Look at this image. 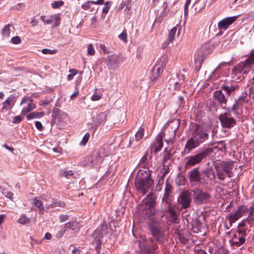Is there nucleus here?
Masks as SVG:
<instances>
[{"label": "nucleus", "instance_id": "nucleus-1", "mask_svg": "<svg viewBox=\"0 0 254 254\" xmlns=\"http://www.w3.org/2000/svg\"><path fill=\"white\" fill-rule=\"evenodd\" d=\"M209 136V134L200 125H196L191 132V137L186 143L184 152L185 153H190L207 140Z\"/></svg>", "mask_w": 254, "mask_h": 254}, {"label": "nucleus", "instance_id": "nucleus-2", "mask_svg": "<svg viewBox=\"0 0 254 254\" xmlns=\"http://www.w3.org/2000/svg\"><path fill=\"white\" fill-rule=\"evenodd\" d=\"M134 184L137 191L143 195H145L154 184V181L151 178V171L148 169L139 170Z\"/></svg>", "mask_w": 254, "mask_h": 254}, {"label": "nucleus", "instance_id": "nucleus-3", "mask_svg": "<svg viewBox=\"0 0 254 254\" xmlns=\"http://www.w3.org/2000/svg\"><path fill=\"white\" fill-rule=\"evenodd\" d=\"M254 68V51L251 52L250 56L244 61L240 62L232 70V77L239 74H246Z\"/></svg>", "mask_w": 254, "mask_h": 254}, {"label": "nucleus", "instance_id": "nucleus-4", "mask_svg": "<svg viewBox=\"0 0 254 254\" xmlns=\"http://www.w3.org/2000/svg\"><path fill=\"white\" fill-rule=\"evenodd\" d=\"M148 229L153 238L158 243L163 244L165 239V230L161 223L157 221H149Z\"/></svg>", "mask_w": 254, "mask_h": 254}, {"label": "nucleus", "instance_id": "nucleus-5", "mask_svg": "<svg viewBox=\"0 0 254 254\" xmlns=\"http://www.w3.org/2000/svg\"><path fill=\"white\" fill-rule=\"evenodd\" d=\"M212 152L213 149L211 148H202L196 154L190 156L188 158V160L186 163V168H188L200 163L203 159L208 156Z\"/></svg>", "mask_w": 254, "mask_h": 254}, {"label": "nucleus", "instance_id": "nucleus-6", "mask_svg": "<svg viewBox=\"0 0 254 254\" xmlns=\"http://www.w3.org/2000/svg\"><path fill=\"white\" fill-rule=\"evenodd\" d=\"M141 254H155L158 249V245L152 238H149L143 241H137Z\"/></svg>", "mask_w": 254, "mask_h": 254}, {"label": "nucleus", "instance_id": "nucleus-7", "mask_svg": "<svg viewBox=\"0 0 254 254\" xmlns=\"http://www.w3.org/2000/svg\"><path fill=\"white\" fill-rule=\"evenodd\" d=\"M193 192V200L195 204L201 205L208 202L210 198L211 195L207 191L202 189L196 188L192 190Z\"/></svg>", "mask_w": 254, "mask_h": 254}, {"label": "nucleus", "instance_id": "nucleus-8", "mask_svg": "<svg viewBox=\"0 0 254 254\" xmlns=\"http://www.w3.org/2000/svg\"><path fill=\"white\" fill-rule=\"evenodd\" d=\"M247 233L244 230H239L238 232H236L232 239L230 240V245L234 248H239L246 242V237Z\"/></svg>", "mask_w": 254, "mask_h": 254}, {"label": "nucleus", "instance_id": "nucleus-9", "mask_svg": "<svg viewBox=\"0 0 254 254\" xmlns=\"http://www.w3.org/2000/svg\"><path fill=\"white\" fill-rule=\"evenodd\" d=\"M141 203L147 214L154 212L156 198L153 193L148 194Z\"/></svg>", "mask_w": 254, "mask_h": 254}, {"label": "nucleus", "instance_id": "nucleus-10", "mask_svg": "<svg viewBox=\"0 0 254 254\" xmlns=\"http://www.w3.org/2000/svg\"><path fill=\"white\" fill-rule=\"evenodd\" d=\"M218 119L222 127L225 128H231L236 124V120L228 113L220 114Z\"/></svg>", "mask_w": 254, "mask_h": 254}, {"label": "nucleus", "instance_id": "nucleus-11", "mask_svg": "<svg viewBox=\"0 0 254 254\" xmlns=\"http://www.w3.org/2000/svg\"><path fill=\"white\" fill-rule=\"evenodd\" d=\"M249 211V209L246 205H239L238 207L237 210L235 212L231 213L228 217L230 226L232 224L242 217L244 214Z\"/></svg>", "mask_w": 254, "mask_h": 254}, {"label": "nucleus", "instance_id": "nucleus-12", "mask_svg": "<svg viewBox=\"0 0 254 254\" xmlns=\"http://www.w3.org/2000/svg\"><path fill=\"white\" fill-rule=\"evenodd\" d=\"M20 105L23 106L21 111V114L23 116H25L35 108V105L33 103V99L29 96H24L22 98Z\"/></svg>", "mask_w": 254, "mask_h": 254}, {"label": "nucleus", "instance_id": "nucleus-13", "mask_svg": "<svg viewBox=\"0 0 254 254\" xmlns=\"http://www.w3.org/2000/svg\"><path fill=\"white\" fill-rule=\"evenodd\" d=\"M191 201V192L188 190L182 191L180 194L178 199V202L185 209L190 207Z\"/></svg>", "mask_w": 254, "mask_h": 254}, {"label": "nucleus", "instance_id": "nucleus-14", "mask_svg": "<svg viewBox=\"0 0 254 254\" xmlns=\"http://www.w3.org/2000/svg\"><path fill=\"white\" fill-rule=\"evenodd\" d=\"M232 163L230 162L221 161L217 163L215 167L216 170H219L225 172L229 178H231L233 176V173L232 172Z\"/></svg>", "mask_w": 254, "mask_h": 254}, {"label": "nucleus", "instance_id": "nucleus-15", "mask_svg": "<svg viewBox=\"0 0 254 254\" xmlns=\"http://www.w3.org/2000/svg\"><path fill=\"white\" fill-rule=\"evenodd\" d=\"M213 97L215 102H217L223 109H226L228 97L224 94L221 89L215 91L213 93Z\"/></svg>", "mask_w": 254, "mask_h": 254}, {"label": "nucleus", "instance_id": "nucleus-16", "mask_svg": "<svg viewBox=\"0 0 254 254\" xmlns=\"http://www.w3.org/2000/svg\"><path fill=\"white\" fill-rule=\"evenodd\" d=\"M188 178L191 183H201L203 180L201 177L198 167L195 168L188 173Z\"/></svg>", "mask_w": 254, "mask_h": 254}, {"label": "nucleus", "instance_id": "nucleus-17", "mask_svg": "<svg viewBox=\"0 0 254 254\" xmlns=\"http://www.w3.org/2000/svg\"><path fill=\"white\" fill-rule=\"evenodd\" d=\"M238 18V16H234L225 18L220 21L218 23L219 30H226L228 27L232 24Z\"/></svg>", "mask_w": 254, "mask_h": 254}, {"label": "nucleus", "instance_id": "nucleus-18", "mask_svg": "<svg viewBox=\"0 0 254 254\" xmlns=\"http://www.w3.org/2000/svg\"><path fill=\"white\" fill-rule=\"evenodd\" d=\"M109 155V151L108 148L102 147L99 148L95 155V164L101 163L103 159Z\"/></svg>", "mask_w": 254, "mask_h": 254}, {"label": "nucleus", "instance_id": "nucleus-19", "mask_svg": "<svg viewBox=\"0 0 254 254\" xmlns=\"http://www.w3.org/2000/svg\"><path fill=\"white\" fill-rule=\"evenodd\" d=\"M119 57L118 56L110 55L104 60L108 68L114 69L118 66Z\"/></svg>", "mask_w": 254, "mask_h": 254}, {"label": "nucleus", "instance_id": "nucleus-20", "mask_svg": "<svg viewBox=\"0 0 254 254\" xmlns=\"http://www.w3.org/2000/svg\"><path fill=\"white\" fill-rule=\"evenodd\" d=\"M173 190L171 184L169 183L168 179L167 180L165 184V189L164 196L162 198V201H165L166 203H168L169 201L172 200V196L171 195Z\"/></svg>", "mask_w": 254, "mask_h": 254}, {"label": "nucleus", "instance_id": "nucleus-21", "mask_svg": "<svg viewBox=\"0 0 254 254\" xmlns=\"http://www.w3.org/2000/svg\"><path fill=\"white\" fill-rule=\"evenodd\" d=\"M247 93L243 92L238 99L235 100V102L230 110L234 111L238 109L244 103H247Z\"/></svg>", "mask_w": 254, "mask_h": 254}, {"label": "nucleus", "instance_id": "nucleus-22", "mask_svg": "<svg viewBox=\"0 0 254 254\" xmlns=\"http://www.w3.org/2000/svg\"><path fill=\"white\" fill-rule=\"evenodd\" d=\"M165 210L160 211H156L154 209V212L153 213H149V221H157L159 223H161V220L163 217L165 216Z\"/></svg>", "mask_w": 254, "mask_h": 254}, {"label": "nucleus", "instance_id": "nucleus-23", "mask_svg": "<svg viewBox=\"0 0 254 254\" xmlns=\"http://www.w3.org/2000/svg\"><path fill=\"white\" fill-rule=\"evenodd\" d=\"M166 213V217L169 216L171 219V222L178 223V216L176 212L170 203H168V206L167 209L165 210Z\"/></svg>", "mask_w": 254, "mask_h": 254}, {"label": "nucleus", "instance_id": "nucleus-24", "mask_svg": "<svg viewBox=\"0 0 254 254\" xmlns=\"http://www.w3.org/2000/svg\"><path fill=\"white\" fill-rule=\"evenodd\" d=\"M16 102V97L13 95H10L3 103L2 109L7 111L11 109Z\"/></svg>", "mask_w": 254, "mask_h": 254}, {"label": "nucleus", "instance_id": "nucleus-25", "mask_svg": "<svg viewBox=\"0 0 254 254\" xmlns=\"http://www.w3.org/2000/svg\"><path fill=\"white\" fill-rule=\"evenodd\" d=\"M163 145L162 138L161 137H158L155 141L154 142L153 144L151 146V152H154V153L158 152L162 148Z\"/></svg>", "mask_w": 254, "mask_h": 254}, {"label": "nucleus", "instance_id": "nucleus-26", "mask_svg": "<svg viewBox=\"0 0 254 254\" xmlns=\"http://www.w3.org/2000/svg\"><path fill=\"white\" fill-rule=\"evenodd\" d=\"M32 203V209L36 211L38 209L40 211L45 210V208L41 201V197H35L33 200Z\"/></svg>", "mask_w": 254, "mask_h": 254}, {"label": "nucleus", "instance_id": "nucleus-27", "mask_svg": "<svg viewBox=\"0 0 254 254\" xmlns=\"http://www.w3.org/2000/svg\"><path fill=\"white\" fill-rule=\"evenodd\" d=\"M92 237H93V240L92 241V244L95 247L96 254H100L101 248V239L102 238L93 234H92Z\"/></svg>", "mask_w": 254, "mask_h": 254}, {"label": "nucleus", "instance_id": "nucleus-28", "mask_svg": "<svg viewBox=\"0 0 254 254\" xmlns=\"http://www.w3.org/2000/svg\"><path fill=\"white\" fill-rule=\"evenodd\" d=\"M204 177H206L209 181L214 182L216 179L215 174L211 168H207L202 171Z\"/></svg>", "mask_w": 254, "mask_h": 254}, {"label": "nucleus", "instance_id": "nucleus-29", "mask_svg": "<svg viewBox=\"0 0 254 254\" xmlns=\"http://www.w3.org/2000/svg\"><path fill=\"white\" fill-rule=\"evenodd\" d=\"M107 233V226L106 224H102L99 226L94 232L93 234L103 238Z\"/></svg>", "mask_w": 254, "mask_h": 254}, {"label": "nucleus", "instance_id": "nucleus-30", "mask_svg": "<svg viewBox=\"0 0 254 254\" xmlns=\"http://www.w3.org/2000/svg\"><path fill=\"white\" fill-rule=\"evenodd\" d=\"M65 205V203L64 201L58 200L57 198H52L51 204H47L46 208L48 209L53 208L56 207H64Z\"/></svg>", "mask_w": 254, "mask_h": 254}, {"label": "nucleus", "instance_id": "nucleus-31", "mask_svg": "<svg viewBox=\"0 0 254 254\" xmlns=\"http://www.w3.org/2000/svg\"><path fill=\"white\" fill-rule=\"evenodd\" d=\"M238 88V85L236 84L234 85H222L221 86V89L224 90L226 92L227 96H230L231 94L234 93Z\"/></svg>", "mask_w": 254, "mask_h": 254}, {"label": "nucleus", "instance_id": "nucleus-32", "mask_svg": "<svg viewBox=\"0 0 254 254\" xmlns=\"http://www.w3.org/2000/svg\"><path fill=\"white\" fill-rule=\"evenodd\" d=\"M64 225L67 229H70L75 232H78L80 228V223L76 221L68 222Z\"/></svg>", "mask_w": 254, "mask_h": 254}, {"label": "nucleus", "instance_id": "nucleus-33", "mask_svg": "<svg viewBox=\"0 0 254 254\" xmlns=\"http://www.w3.org/2000/svg\"><path fill=\"white\" fill-rule=\"evenodd\" d=\"M107 116V112H104L99 113L96 119L95 120V124L97 125H99L101 124L102 122L105 121L106 120Z\"/></svg>", "mask_w": 254, "mask_h": 254}, {"label": "nucleus", "instance_id": "nucleus-34", "mask_svg": "<svg viewBox=\"0 0 254 254\" xmlns=\"http://www.w3.org/2000/svg\"><path fill=\"white\" fill-rule=\"evenodd\" d=\"M74 173L72 170H67L66 169H63L60 171L59 176L60 177L68 178L69 176H73Z\"/></svg>", "mask_w": 254, "mask_h": 254}, {"label": "nucleus", "instance_id": "nucleus-35", "mask_svg": "<svg viewBox=\"0 0 254 254\" xmlns=\"http://www.w3.org/2000/svg\"><path fill=\"white\" fill-rule=\"evenodd\" d=\"M45 115V113L44 112H34L31 113L27 116V119L28 120H31L35 118H39L43 117Z\"/></svg>", "mask_w": 254, "mask_h": 254}, {"label": "nucleus", "instance_id": "nucleus-36", "mask_svg": "<svg viewBox=\"0 0 254 254\" xmlns=\"http://www.w3.org/2000/svg\"><path fill=\"white\" fill-rule=\"evenodd\" d=\"M148 165V162L147 156L146 155H144L140 159L138 165L142 168H145Z\"/></svg>", "mask_w": 254, "mask_h": 254}, {"label": "nucleus", "instance_id": "nucleus-37", "mask_svg": "<svg viewBox=\"0 0 254 254\" xmlns=\"http://www.w3.org/2000/svg\"><path fill=\"white\" fill-rule=\"evenodd\" d=\"M144 127L142 126H141L138 131L136 133L135 135V139L136 141H139L142 138L144 135Z\"/></svg>", "mask_w": 254, "mask_h": 254}, {"label": "nucleus", "instance_id": "nucleus-38", "mask_svg": "<svg viewBox=\"0 0 254 254\" xmlns=\"http://www.w3.org/2000/svg\"><path fill=\"white\" fill-rule=\"evenodd\" d=\"M13 27L10 24H8L4 26L2 30V35L3 37H8L10 36V27Z\"/></svg>", "mask_w": 254, "mask_h": 254}, {"label": "nucleus", "instance_id": "nucleus-39", "mask_svg": "<svg viewBox=\"0 0 254 254\" xmlns=\"http://www.w3.org/2000/svg\"><path fill=\"white\" fill-rule=\"evenodd\" d=\"M17 223L25 225L30 222V219L25 214H22L20 216V218L17 221Z\"/></svg>", "mask_w": 254, "mask_h": 254}, {"label": "nucleus", "instance_id": "nucleus-40", "mask_svg": "<svg viewBox=\"0 0 254 254\" xmlns=\"http://www.w3.org/2000/svg\"><path fill=\"white\" fill-rule=\"evenodd\" d=\"M176 31H177V27H174L169 31L168 39L170 42H172L174 40V37H175V34L176 33Z\"/></svg>", "mask_w": 254, "mask_h": 254}, {"label": "nucleus", "instance_id": "nucleus-41", "mask_svg": "<svg viewBox=\"0 0 254 254\" xmlns=\"http://www.w3.org/2000/svg\"><path fill=\"white\" fill-rule=\"evenodd\" d=\"M201 0H196L193 5H196V7L195 8V10H197V11H199L201 9H202L206 5L205 2H203L202 4H199Z\"/></svg>", "mask_w": 254, "mask_h": 254}, {"label": "nucleus", "instance_id": "nucleus-42", "mask_svg": "<svg viewBox=\"0 0 254 254\" xmlns=\"http://www.w3.org/2000/svg\"><path fill=\"white\" fill-rule=\"evenodd\" d=\"M42 20L47 24H50L53 22V15L46 16L42 15L41 16Z\"/></svg>", "mask_w": 254, "mask_h": 254}, {"label": "nucleus", "instance_id": "nucleus-43", "mask_svg": "<svg viewBox=\"0 0 254 254\" xmlns=\"http://www.w3.org/2000/svg\"><path fill=\"white\" fill-rule=\"evenodd\" d=\"M216 170L218 179L220 180L224 181L226 178V176L227 175L225 173L219 170Z\"/></svg>", "mask_w": 254, "mask_h": 254}, {"label": "nucleus", "instance_id": "nucleus-44", "mask_svg": "<svg viewBox=\"0 0 254 254\" xmlns=\"http://www.w3.org/2000/svg\"><path fill=\"white\" fill-rule=\"evenodd\" d=\"M64 4V1L62 0L55 1L51 3V6L53 8L56 9L62 6Z\"/></svg>", "mask_w": 254, "mask_h": 254}, {"label": "nucleus", "instance_id": "nucleus-45", "mask_svg": "<svg viewBox=\"0 0 254 254\" xmlns=\"http://www.w3.org/2000/svg\"><path fill=\"white\" fill-rule=\"evenodd\" d=\"M67 229L65 227V226L64 225L63 227L61 228V229L58 231V232L56 234V237L57 238H61L63 237Z\"/></svg>", "mask_w": 254, "mask_h": 254}, {"label": "nucleus", "instance_id": "nucleus-46", "mask_svg": "<svg viewBox=\"0 0 254 254\" xmlns=\"http://www.w3.org/2000/svg\"><path fill=\"white\" fill-rule=\"evenodd\" d=\"M239 230H243V231L244 230L245 233H247L248 229L246 227V224L244 222H242L238 224V227L236 229V232H238Z\"/></svg>", "mask_w": 254, "mask_h": 254}, {"label": "nucleus", "instance_id": "nucleus-47", "mask_svg": "<svg viewBox=\"0 0 254 254\" xmlns=\"http://www.w3.org/2000/svg\"><path fill=\"white\" fill-rule=\"evenodd\" d=\"M153 70H156V71L160 75L163 72V65L161 64H157L154 66L152 68Z\"/></svg>", "mask_w": 254, "mask_h": 254}, {"label": "nucleus", "instance_id": "nucleus-48", "mask_svg": "<svg viewBox=\"0 0 254 254\" xmlns=\"http://www.w3.org/2000/svg\"><path fill=\"white\" fill-rule=\"evenodd\" d=\"M60 17L58 14H56L53 15V21H55L54 25V27H57L59 26L60 23Z\"/></svg>", "mask_w": 254, "mask_h": 254}, {"label": "nucleus", "instance_id": "nucleus-49", "mask_svg": "<svg viewBox=\"0 0 254 254\" xmlns=\"http://www.w3.org/2000/svg\"><path fill=\"white\" fill-rule=\"evenodd\" d=\"M220 151H224L225 149V143L224 141H221L217 143V145L215 147Z\"/></svg>", "mask_w": 254, "mask_h": 254}, {"label": "nucleus", "instance_id": "nucleus-50", "mask_svg": "<svg viewBox=\"0 0 254 254\" xmlns=\"http://www.w3.org/2000/svg\"><path fill=\"white\" fill-rule=\"evenodd\" d=\"M90 135L89 133H86L84 136H83L81 141V143L80 144L83 145H85L87 143V142L88 141V140L90 138Z\"/></svg>", "mask_w": 254, "mask_h": 254}, {"label": "nucleus", "instance_id": "nucleus-51", "mask_svg": "<svg viewBox=\"0 0 254 254\" xmlns=\"http://www.w3.org/2000/svg\"><path fill=\"white\" fill-rule=\"evenodd\" d=\"M119 38L124 42H127V34L126 30H124L119 35Z\"/></svg>", "mask_w": 254, "mask_h": 254}, {"label": "nucleus", "instance_id": "nucleus-52", "mask_svg": "<svg viewBox=\"0 0 254 254\" xmlns=\"http://www.w3.org/2000/svg\"><path fill=\"white\" fill-rule=\"evenodd\" d=\"M93 4V0H89L81 5V7L83 10H86L90 8V4Z\"/></svg>", "mask_w": 254, "mask_h": 254}, {"label": "nucleus", "instance_id": "nucleus-53", "mask_svg": "<svg viewBox=\"0 0 254 254\" xmlns=\"http://www.w3.org/2000/svg\"><path fill=\"white\" fill-rule=\"evenodd\" d=\"M150 74L151 75L150 78V79L152 81L157 79L158 77L159 76L158 73H157V72L156 71V70H154L153 69L151 70Z\"/></svg>", "mask_w": 254, "mask_h": 254}, {"label": "nucleus", "instance_id": "nucleus-54", "mask_svg": "<svg viewBox=\"0 0 254 254\" xmlns=\"http://www.w3.org/2000/svg\"><path fill=\"white\" fill-rule=\"evenodd\" d=\"M42 53L44 54H50L53 55L57 53V51L56 50H50L48 49H43L42 51Z\"/></svg>", "mask_w": 254, "mask_h": 254}, {"label": "nucleus", "instance_id": "nucleus-55", "mask_svg": "<svg viewBox=\"0 0 254 254\" xmlns=\"http://www.w3.org/2000/svg\"><path fill=\"white\" fill-rule=\"evenodd\" d=\"M87 54L89 55L93 56L95 54V50L92 44H89L87 48Z\"/></svg>", "mask_w": 254, "mask_h": 254}, {"label": "nucleus", "instance_id": "nucleus-56", "mask_svg": "<svg viewBox=\"0 0 254 254\" xmlns=\"http://www.w3.org/2000/svg\"><path fill=\"white\" fill-rule=\"evenodd\" d=\"M101 94L95 93L91 97V100L93 101H98L101 98Z\"/></svg>", "mask_w": 254, "mask_h": 254}, {"label": "nucleus", "instance_id": "nucleus-57", "mask_svg": "<svg viewBox=\"0 0 254 254\" xmlns=\"http://www.w3.org/2000/svg\"><path fill=\"white\" fill-rule=\"evenodd\" d=\"M170 82L174 84L175 89H179L183 83V82L181 81L175 82L174 79H170Z\"/></svg>", "mask_w": 254, "mask_h": 254}, {"label": "nucleus", "instance_id": "nucleus-58", "mask_svg": "<svg viewBox=\"0 0 254 254\" xmlns=\"http://www.w3.org/2000/svg\"><path fill=\"white\" fill-rule=\"evenodd\" d=\"M2 193L3 194H4V195L6 197H7V198H9L10 199H11L13 198V194L10 191H8L5 190H3L2 191Z\"/></svg>", "mask_w": 254, "mask_h": 254}, {"label": "nucleus", "instance_id": "nucleus-59", "mask_svg": "<svg viewBox=\"0 0 254 254\" xmlns=\"http://www.w3.org/2000/svg\"><path fill=\"white\" fill-rule=\"evenodd\" d=\"M191 0H186V3L184 6V14L187 15L189 13L188 8L190 3Z\"/></svg>", "mask_w": 254, "mask_h": 254}, {"label": "nucleus", "instance_id": "nucleus-60", "mask_svg": "<svg viewBox=\"0 0 254 254\" xmlns=\"http://www.w3.org/2000/svg\"><path fill=\"white\" fill-rule=\"evenodd\" d=\"M22 119L23 117L22 116H17L13 118L12 122L13 124H18L22 120Z\"/></svg>", "mask_w": 254, "mask_h": 254}, {"label": "nucleus", "instance_id": "nucleus-61", "mask_svg": "<svg viewBox=\"0 0 254 254\" xmlns=\"http://www.w3.org/2000/svg\"><path fill=\"white\" fill-rule=\"evenodd\" d=\"M169 168L168 167H164L161 171V176L160 177L164 179L165 175L169 173Z\"/></svg>", "mask_w": 254, "mask_h": 254}, {"label": "nucleus", "instance_id": "nucleus-62", "mask_svg": "<svg viewBox=\"0 0 254 254\" xmlns=\"http://www.w3.org/2000/svg\"><path fill=\"white\" fill-rule=\"evenodd\" d=\"M100 48L104 54H109L110 53L109 49L104 44L100 45Z\"/></svg>", "mask_w": 254, "mask_h": 254}, {"label": "nucleus", "instance_id": "nucleus-63", "mask_svg": "<svg viewBox=\"0 0 254 254\" xmlns=\"http://www.w3.org/2000/svg\"><path fill=\"white\" fill-rule=\"evenodd\" d=\"M11 41L14 44H18L21 41L20 37L18 36L13 37L11 38Z\"/></svg>", "mask_w": 254, "mask_h": 254}, {"label": "nucleus", "instance_id": "nucleus-64", "mask_svg": "<svg viewBox=\"0 0 254 254\" xmlns=\"http://www.w3.org/2000/svg\"><path fill=\"white\" fill-rule=\"evenodd\" d=\"M59 218L61 222H64L68 220V216L66 214H62L60 215Z\"/></svg>", "mask_w": 254, "mask_h": 254}]
</instances>
